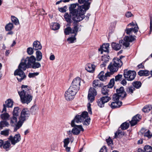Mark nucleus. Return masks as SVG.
<instances>
[{
	"label": "nucleus",
	"instance_id": "dca6fc26",
	"mask_svg": "<svg viewBox=\"0 0 152 152\" xmlns=\"http://www.w3.org/2000/svg\"><path fill=\"white\" fill-rule=\"evenodd\" d=\"M81 82V79L80 77H77L73 80L71 85L80 88V86Z\"/></svg>",
	"mask_w": 152,
	"mask_h": 152
},
{
	"label": "nucleus",
	"instance_id": "39448f33",
	"mask_svg": "<svg viewBox=\"0 0 152 152\" xmlns=\"http://www.w3.org/2000/svg\"><path fill=\"white\" fill-rule=\"evenodd\" d=\"M18 93L22 103L28 104L32 100L33 96L30 94V90L28 89L23 90L21 91H18Z\"/></svg>",
	"mask_w": 152,
	"mask_h": 152
},
{
	"label": "nucleus",
	"instance_id": "5701e85b",
	"mask_svg": "<svg viewBox=\"0 0 152 152\" xmlns=\"http://www.w3.org/2000/svg\"><path fill=\"white\" fill-rule=\"evenodd\" d=\"M122 102L121 101H114L111 103L110 106L112 108L114 109L119 107L122 105Z\"/></svg>",
	"mask_w": 152,
	"mask_h": 152
},
{
	"label": "nucleus",
	"instance_id": "6ab92c4d",
	"mask_svg": "<svg viewBox=\"0 0 152 152\" xmlns=\"http://www.w3.org/2000/svg\"><path fill=\"white\" fill-rule=\"evenodd\" d=\"M76 22L74 21V22L73 23V27L72 28V33L75 34V36H76L77 35L78 31L79 30L80 31V29H79V26L77 24V23H76Z\"/></svg>",
	"mask_w": 152,
	"mask_h": 152
},
{
	"label": "nucleus",
	"instance_id": "8fccbe9b",
	"mask_svg": "<svg viewBox=\"0 0 152 152\" xmlns=\"http://www.w3.org/2000/svg\"><path fill=\"white\" fill-rule=\"evenodd\" d=\"M120 98H121L120 96L117 94H115L113 96V99L114 101L119 102L118 100Z\"/></svg>",
	"mask_w": 152,
	"mask_h": 152
},
{
	"label": "nucleus",
	"instance_id": "473e14b6",
	"mask_svg": "<svg viewBox=\"0 0 152 152\" xmlns=\"http://www.w3.org/2000/svg\"><path fill=\"white\" fill-rule=\"evenodd\" d=\"M10 125L9 123L6 121H1L0 122V130L3 129V127L8 126Z\"/></svg>",
	"mask_w": 152,
	"mask_h": 152
},
{
	"label": "nucleus",
	"instance_id": "09e8293b",
	"mask_svg": "<svg viewBox=\"0 0 152 152\" xmlns=\"http://www.w3.org/2000/svg\"><path fill=\"white\" fill-rule=\"evenodd\" d=\"M11 20L12 22L14 23L16 25L19 24L18 20L16 17L14 16H12Z\"/></svg>",
	"mask_w": 152,
	"mask_h": 152
},
{
	"label": "nucleus",
	"instance_id": "7c9ffc66",
	"mask_svg": "<svg viewBox=\"0 0 152 152\" xmlns=\"http://www.w3.org/2000/svg\"><path fill=\"white\" fill-rule=\"evenodd\" d=\"M70 14V15H69L68 13H66L64 15V18L67 22L71 23L72 21L71 19L72 15Z\"/></svg>",
	"mask_w": 152,
	"mask_h": 152
},
{
	"label": "nucleus",
	"instance_id": "a878e982",
	"mask_svg": "<svg viewBox=\"0 0 152 152\" xmlns=\"http://www.w3.org/2000/svg\"><path fill=\"white\" fill-rule=\"evenodd\" d=\"M104 72L103 71H101L98 75V78L100 80L102 81H104L107 79V77H110V76H109L107 75V73L105 74V75H104Z\"/></svg>",
	"mask_w": 152,
	"mask_h": 152
},
{
	"label": "nucleus",
	"instance_id": "37998d69",
	"mask_svg": "<svg viewBox=\"0 0 152 152\" xmlns=\"http://www.w3.org/2000/svg\"><path fill=\"white\" fill-rule=\"evenodd\" d=\"M76 36H75L74 35L73 37H72L68 38L67 40L69 43H73L74 42V41H76V38L75 37Z\"/></svg>",
	"mask_w": 152,
	"mask_h": 152
},
{
	"label": "nucleus",
	"instance_id": "052dcab7",
	"mask_svg": "<svg viewBox=\"0 0 152 152\" xmlns=\"http://www.w3.org/2000/svg\"><path fill=\"white\" fill-rule=\"evenodd\" d=\"M114 79H112L110 80L109 83L108 87L111 88L114 86Z\"/></svg>",
	"mask_w": 152,
	"mask_h": 152
},
{
	"label": "nucleus",
	"instance_id": "72a5a7b5",
	"mask_svg": "<svg viewBox=\"0 0 152 152\" xmlns=\"http://www.w3.org/2000/svg\"><path fill=\"white\" fill-rule=\"evenodd\" d=\"M59 28L60 25L57 23H52L50 25L51 28L53 30H57Z\"/></svg>",
	"mask_w": 152,
	"mask_h": 152
},
{
	"label": "nucleus",
	"instance_id": "a211bd4d",
	"mask_svg": "<svg viewBox=\"0 0 152 152\" xmlns=\"http://www.w3.org/2000/svg\"><path fill=\"white\" fill-rule=\"evenodd\" d=\"M27 64H28L30 67L36 61L35 57L33 56H31L30 57H27L24 59Z\"/></svg>",
	"mask_w": 152,
	"mask_h": 152
},
{
	"label": "nucleus",
	"instance_id": "423d86ee",
	"mask_svg": "<svg viewBox=\"0 0 152 152\" xmlns=\"http://www.w3.org/2000/svg\"><path fill=\"white\" fill-rule=\"evenodd\" d=\"M30 115L29 111L27 108H23L21 113L20 116L19 118V121L18 124L14 129V131L16 132L22 125L23 122L28 119Z\"/></svg>",
	"mask_w": 152,
	"mask_h": 152
},
{
	"label": "nucleus",
	"instance_id": "f3484780",
	"mask_svg": "<svg viewBox=\"0 0 152 152\" xmlns=\"http://www.w3.org/2000/svg\"><path fill=\"white\" fill-rule=\"evenodd\" d=\"M26 63L24 59H22L18 66V69L22 71L25 70L27 68L30 67Z\"/></svg>",
	"mask_w": 152,
	"mask_h": 152
},
{
	"label": "nucleus",
	"instance_id": "4468645a",
	"mask_svg": "<svg viewBox=\"0 0 152 152\" xmlns=\"http://www.w3.org/2000/svg\"><path fill=\"white\" fill-rule=\"evenodd\" d=\"M116 91L117 94L120 96V97H121V98L123 99L126 97V94L124 90V87H121L117 89L116 90Z\"/></svg>",
	"mask_w": 152,
	"mask_h": 152
},
{
	"label": "nucleus",
	"instance_id": "ea45409f",
	"mask_svg": "<svg viewBox=\"0 0 152 152\" xmlns=\"http://www.w3.org/2000/svg\"><path fill=\"white\" fill-rule=\"evenodd\" d=\"M103 101L104 103L109 101L111 99V98L108 96H106L100 98Z\"/></svg>",
	"mask_w": 152,
	"mask_h": 152
},
{
	"label": "nucleus",
	"instance_id": "bf43d9fd",
	"mask_svg": "<svg viewBox=\"0 0 152 152\" xmlns=\"http://www.w3.org/2000/svg\"><path fill=\"white\" fill-rule=\"evenodd\" d=\"M141 116L140 115H137L133 117L132 119L135 120L137 122L139 121V119L141 118Z\"/></svg>",
	"mask_w": 152,
	"mask_h": 152
},
{
	"label": "nucleus",
	"instance_id": "6e6d98bb",
	"mask_svg": "<svg viewBox=\"0 0 152 152\" xmlns=\"http://www.w3.org/2000/svg\"><path fill=\"white\" fill-rule=\"evenodd\" d=\"M9 129H7L1 131V134L5 136H8L9 134Z\"/></svg>",
	"mask_w": 152,
	"mask_h": 152
},
{
	"label": "nucleus",
	"instance_id": "cd10ccee",
	"mask_svg": "<svg viewBox=\"0 0 152 152\" xmlns=\"http://www.w3.org/2000/svg\"><path fill=\"white\" fill-rule=\"evenodd\" d=\"M79 89L74 86L71 85V86L69 87V88L68 89L69 91L72 92L75 95H76L78 91L79 90Z\"/></svg>",
	"mask_w": 152,
	"mask_h": 152
},
{
	"label": "nucleus",
	"instance_id": "aec40b11",
	"mask_svg": "<svg viewBox=\"0 0 152 152\" xmlns=\"http://www.w3.org/2000/svg\"><path fill=\"white\" fill-rule=\"evenodd\" d=\"M92 86L94 88H99L103 87L104 86V84L99 80H96L93 81Z\"/></svg>",
	"mask_w": 152,
	"mask_h": 152
},
{
	"label": "nucleus",
	"instance_id": "412c9836",
	"mask_svg": "<svg viewBox=\"0 0 152 152\" xmlns=\"http://www.w3.org/2000/svg\"><path fill=\"white\" fill-rule=\"evenodd\" d=\"M11 143L10 141L9 140L4 141L3 148L6 151H8L10 150L12 144Z\"/></svg>",
	"mask_w": 152,
	"mask_h": 152
},
{
	"label": "nucleus",
	"instance_id": "9d476101",
	"mask_svg": "<svg viewBox=\"0 0 152 152\" xmlns=\"http://www.w3.org/2000/svg\"><path fill=\"white\" fill-rule=\"evenodd\" d=\"M8 139L10 141L12 145H15L16 143L19 142L21 140V138L20 134H15L14 136H10Z\"/></svg>",
	"mask_w": 152,
	"mask_h": 152
},
{
	"label": "nucleus",
	"instance_id": "f8f14e48",
	"mask_svg": "<svg viewBox=\"0 0 152 152\" xmlns=\"http://www.w3.org/2000/svg\"><path fill=\"white\" fill-rule=\"evenodd\" d=\"M109 43L104 44L98 50L100 52L101 54H102L103 52L108 53L109 52Z\"/></svg>",
	"mask_w": 152,
	"mask_h": 152
},
{
	"label": "nucleus",
	"instance_id": "603ef678",
	"mask_svg": "<svg viewBox=\"0 0 152 152\" xmlns=\"http://www.w3.org/2000/svg\"><path fill=\"white\" fill-rule=\"evenodd\" d=\"M70 139L69 138H67L64 140V147L66 146L67 145H68V144L70 142Z\"/></svg>",
	"mask_w": 152,
	"mask_h": 152
},
{
	"label": "nucleus",
	"instance_id": "4d7b16f0",
	"mask_svg": "<svg viewBox=\"0 0 152 152\" xmlns=\"http://www.w3.org/2000/svg\"><path fill=\"white\" fill-rule=\"evenodd\" d=\"M39 74L38 72L31 73L29 74L28 76L30 78L33 77L38 75Z\"/></svg>",
	"mask_w": 152,
	"mask_h": 152
},
{
	"label": "nucleus",
	"instance_id": "393cba45",
	"mask_svg": "<svg viewBox=\"0 0 152 152\" xmlns=\"http://www.w3.org/2000/svg\"><path fill=\"white\" fill-rule=\"evenodd\" d=\"M33 49L35 50H41L42 49V46L40 43L38 41H35L33 43Z\"/></svg>",
	"mask_w": 152,
	"mask_h": 152
},
{
	"label": "nucleus",
	"instance_id": "58836bf2",
	"mask_svg": "<svg viewBox=\"0 0 152 152\" xmlns=\"http://www.w3.org/2000/svg\"><path fill=\"white\" fill-rule=\"evenodd\" d=\"M129 126L128 123L125 122L123 123L121 126V128L123 130H126L128 129Z\"/></svg>",
	"mask_w": 152,
	"mask_h": 152
},
{
	"label": "nucleus",
	"instance_id": "0e129e2a",
	"mask_svg": "<svg viewBox=\"0 0 152 152\" xmlns=\"http://www.w3.org/2000/svg\"><path fill=\"white\" fill-rule=\"evenodd\" d=\"M91 104L90 103H88V110L89 113L90 114H92V112L91 111Z\"/></svg>",
	"mask_w": 152,
	"mask_h": 152
},
{
	"label": "nucleus",
	"instance_id": "79ce46f5",
	"mask_svg": "<svg viewBox=\"0 0 152 152\" xmlns=\"http://www.w3.org/2000/svg\"><path fill=\"white\" fill-rule=\"evenodd\" d=\"M72 28L70 27H68L65 28L64 33L66 35H68L70 33H72Z\"/></svg>",
	"mask_w": 152,
	"mask_h": 152
},
{
	"label": "nucleus",
	"instance_id": "bb28decb",
	"mask_svg": "<svg viewBox=\"0 0 152 152\" xmlns=\"http://www.w3.org/2000/svg\"><path fill=\"white\" fill-rule=\"evenodd\" d=\"M110 56H105L103 57L102 60L103 61V63L101 65V67H103L105 66L106 65V63L109 61L108 60L110 59Z\"/></svg>",
	"mask_w": 152,
	"mask_h": 152
},
{
	"label": "nucleus",
	"instance_id": "b1692460",
	"mask_svg": "<svg viewBox=\"0 0 152 152\" xmlns=\"http://www.w3.org/2000/svg\"><path fill=\"white\" fill-rule=\"evenodd\" d=\"M136 24H137L136 23L134 24L133 22H132L128 25V26L130 27V28H127L126 29L125 31L127 34H131V31L132 30V29L133 28L134 26H135Z\"/></svg>",
	"mask_w": 152,
	"mask_h": 152
},
{
	"label": "nucleus",
	"instance_id": "c9c22d12",
	"mask_svg": "<svg viewBox=\"0 0 152 152\" xmlns=\"http://www.w3.org/2000/svg\"><path fill=\"white\" fill-rule=\"evenodd\" d=\"M38 109V106L36 105H33L30 109L31 112L33 114H35Z\"/></svg>",
	"mask_w": 152,
	"mask_h": 152
},
{
	"label": "nucleus",
	"instance_id": "49530a36",
	"mask_svg": "<svg viewBox=\"0 0 152 152\" xmlns=\"http://www.w3.org/2000/svg\"><path fill=\"white\" fill-rule=\"evenodd\" d=\"M152 108L151 106H146L142 109V111L145 113L148 112Z\"/></svg>",
	"mask_w": 152,
	"mask_h": 152
},
{
	"label": "nucleus",
	"instance_id": "a18cd8bd",
	"mask_svg": "<svg viewBox=\"0 0 152 152\" xmlns=\"http://www.w3.org/2000/svg\"><path fill=\"white\" fill-rule=\"evenodd\" d=\"M97 103L98 106L100 107H102L104 106V103L102 100L100 98L97 101Z\"/></svg>",
	"mask_w": 152,
	"mask_h": 152
},
{
	"label": "nucleus",
	"instance_id": "338daca9",
	"mask_svg": "<svg viewBox=\"0 0 152 152\" xmlns=\"http://www.w3.org/2000/svg\"><path fill=\"white\" fill-rule=\"evenodd\" d=\"M122 77V75L118 74L115 77V80L116 81L119 80Z\"/></svg>",
	"mask_w": 152,
	"mask_h": 152
},
{
	"label": "nucleus",
	"instance_id": "20e7f679",
	"mask_svg": "<svg viewBox=\"0 0 152 152\" xmlns=\"http://www.w3.org/2000/svg\"><path fill=\"white\" fill-rule=\"evenodd\" d=\"M123 65L122 61L119 58H114L108 66V69L110 71L107 72V75L111 76L115 72H116L119 68H120Z\"/></svg>",
	"mask_w": 152,
	"mask_h": 152
},
{
	"label": "nucleus",
	"instance_id": "7ed1b4c3",
	"mask_svg": "<svg viewBox=\"0 0 152 152\" xmlns=\"http://www.w3.org/2000/svg\"><path fill=\"white\" fill-rule=\"evenodd\" d=\"M135 36H126L124 38V41L123 40H121L119 41V43L112 42L111 43L112 48L115 50L117 51L120 50L121 48V44H122L124 46L127 47L129 45V42H132L135 39Z\"/></svg>",
	"mask_w": 152,
	"mask_h": 152
},
{
	"label": "nucleus",
	"instance_id": "774afa93",
	"mask_svg": "<svg viewBox=\"0 0 152 152\" xmlns=\"http://www.w3.org/2000/svg\"><path fill=\"white\" fill-rule=\"evenodd\" d=\"M99 152H107L106 147L105 146H103Z\"/></svg>",
	"mask_w": 152,
	"mask_h": 152
},
{
	"label": "nucleus",
	"instance_id": "864d4df0",
	"mask_svg": "<svg viewBox=\"0 0 152 152\" xmlns=\"http://www.w3.org/2000/svg\"><path fill=\"white\" fill-rule=\"evenodd\" d=\"M144 136L147 137L148 138H151L152 137V134L149 130H148L145 133Z\"/></svg>",
	"mask_w": 152,
	"mask_h": 152
},
{
	"label": "nucleus",
	"instance_id": "c756f323",
	"mask_svg": "<svg viewBox=\"0 0 152 152\" xmlns=\"http://www.w3.org/2000/svg\"><path fill=\"white\" fill-rule=\"evenodd\" d=\"M36 60L38 61H40L42 58V55L41 52L39 51H37L36 53Z\"/></svg>",
	"mask_w": 152,
	"mask_h": 152
},
{
	"label": "nucleus",
	"instance_id": "2f4dec72",
	"mask_svg": "<svg viewBox=\"0 0 152 152\" xmlns=\"http://www.w3.org/2000/svg\"><path fill=\"white\" fill-rule=\"evenodd\" d=\"M138 74L140 76H148L149 75V71L147 70H141L138 72Z\"/></svg>",
	"mask_w": 152,
	"mask_h": 152
},
{
	"label": "nucleus",
	"instance_id": "f257e3e1",
	"mask_svg": "<svg viewBox=\"0 0 152 152\" xmlns=\"http://www.w3.org/2000/svg\"><path fill=\"white\" fill-rule=\"evenodd\" d=\"M90 7V3H85L83 5L79 6L77 4H71L69 7V13L72 15L74 21L79 22L84 18V14L86 11Z\"/></svg>",
	"mask_w": 152,
	"mask_h": 152
},
{
	"label": "nucleus",
	"instance_id": "4c0bfd02",
	"mask_svg": "<svg viewBox=\"0 0 152 152\" xmlns=\"http://www.w3.org/2000/svg\"><path fill=\"white\" fill-rule=\"evenodd\" d=\"M143 149L144 152H152V147L149 145L145 146Z\"/></svg>",
	"mask_w": 152,
	"mask_h": 152
},
{
	"label": "nucleus",
	"instance_id": "13d9d810",
	"mask_svg": "<svg viewBox=\"0 0 152 152\" xmlns=\"http://www.w3.org/2000/svg\"><path fill=\"white\" fill-rule=\"evenodd\" d=\"M27 52L30 55L34 53V50L31 48H28L27 49Z\"/></svg>",
	"mask_w": 152,
	"mask_h": 152
},
{
	"label": "nucleus",
	"instance_id": "de8ad7c7",
	"mask_svg": "<svg viewBox=\"0 0 152 152\" xmlns=\"http://www.w3.org/2000/svg\"><path fill=\"white\" fill-rule=\"evenodd\" d=\"M124 132H122L120 130H118L115 133V135L114 138H116L118 137V136H121L124 135Z\"/></svg>",
	"mask_w": 152,
	"mask_h": 152
},
{
	"label": "nucleus",
	"instance_id": "ddd939ff",
	"mask_svg": "<svg viewBox=\"0 0 152 152\" xmlns=\"http://www.w3.org/2000/svg\"><path fill=\"white\" fill-rule=\"evenodd\" d=\"M13 105V102L11 99H9L5 102V104H3L4 107L2 112L6 111V107H12Z\"/></svg>",
	"mask_w": 152,
	"mask_h": 152
},
{
	"label": "nucleus",
	"instance_id": "2eb2a0df",
	"mask_svg": "<svg viewBox=\"0 0 152 152\" xmlns=\"http://www.w3.org/2000/svg\"><path fill=\"white\" fill-rule=\"evenodd\" d=\"M75 95L71 92L69 91L68 90L65 92L64 96L66 100L69 101L74 99Z\"/></svg>",
	"mask_w": 152,
	"mask_h": 152
},
{
	"label": "nucleus",
	"instance_id": "5fc2aeb1",
	"mask_svg": "<svg viewBox=\"0 0 152 152\" xmlns=\"http://www.w3.org/2000/svg\"><path fill=\"white\" fill-rule=\"evenodd\" d=\"M138 29L139 27L137 26V24H136L135 26H134L133 28L132 29V30L131 31V34L132 33H136L138 31Z\"/></svg>",
	"mask_w": 152,
	"mask_h": 152
},
{
	"label": "nucleus",
	"instance_id": "e433bc0d",
	"mask_svg": "<svg viewBox=\"0 0 152 152\" xmlns=\"http://www.w3.org/2000/svg\"><path fill=\"white\" fill-rule=\"evenodd\" d=\"M132 84L133 87L138 89L142 85L141 83L139 81H135L132 83Z\"/></svg>",
	"mask_w": 152,
	"mask_h": 152
},
{
	"label": "nucleus",
	"instance_id": "c03bdc74",
	"mask_svg": "<svg viewBox=\"0 0 152 152\" xmlns=\"http://www.w3.org/2000/svg\"><path fill=\"white\" fill-rule=\"evenodd\" d=\"M13 25L12 23H10L8 24L5 27L6 31H10L13 28Z\"/></svg>",
	"mask_w": 152,
	"mask_h": 152
},
{
	"label": "nucleus",
	"instance_id": "f704fd0d",
	"mask_svg": "<svg viewBox=\"0 0 152 152\" xmlns=\"http://www.w3.org/2000/svg\"><path fill=\"white\" fill-rule=\"evenodd\" d=\"M30 67L33 69H36L40 68L41 67V65L39 63L35 61Z\"/></svg>",
	"mask_w": 152,
	"mask_h": 152
},
{
	"label": "nucleus",
	"instance_id": "0eeeda50",
	"mask_svg": "<svg viewBox=\"0 0 152 152\" xmlns=\"http://www.w3.org/2000/svg\"><path fill=\"white\" fill-rule=\"evenodd\" d=\"M19 108L18 107H15L14 108L12 113V117L10 118V124L11 126H17L18 124V118H19Z\"/></svg>",
	"mask_w": 152,
	"mask_h": 152
},
{
	"label": "nucleus",
	"instance_id": "e2e57ef3",
	"mask_svg": "<svg viewBox=\"0 0 152 152\" xmlns=\"http://www.w3.org/2000/svg\"><path fill=\"white\" fill-rule=\"evenodd\" d=\"M129 122L130 123L131 126H133L135 125L137 123L135 120L132 119Z\"/></svg>",
	"mask_w": 152,
	"mask_h": 152
},
{
	"label": "nucleus",
	"instance_id": "a19ab883",
	"mask_svg": "<svg viewBox=\"0 0 152 152\" xmlns=\"http://www.w3.org/2000/svg\"><path fill=\"white\" fill-rule=\"evenodd\" d=\"M134 90L135 88L133 86H130L127 88L126 91L128 94L132 95Z\"/></svg>",
	"mask_w": 152,
	"mask_h": 152
},
{
	"label": "nucleus",
	"instance_id": "6e6552de",
	"mask_svg": "<svg viewBox=\"0 0 152 152\" xmlns=\"http://www.w3.org/2000/svg\"><path fill=\"white\" fill-rule=\"evenodd\" d=\"M123 75L124 77L127 80L132 81L135 78L136 75V73L134 71L125 69L124 71Z\"/></svg>",
	"mask_w": 152,
	"mask_h": 152
},
{
	"label": "nucleus",
	"instance_id": "9b49d317",
	"mask_svg": "<svg viewBox=\"0 0 152 152\" xmlns=\"http://www.w3.org/2000/svg\"><path fill=\"white\" fill-rule=\"evenodd\" d=\"M14 74L15 76H17V78L20 82H21L26 77V75L23 71L18 69L15 71Z\"/></svg>",
	"mask_w": 152,
	"mask_h": 152
},
{
	"label": "nucleus",
	"instance_id": "f03ea898",
	"mask_svg": "<svg viewBox=\"0 0 152 152\" xmlns=\"http://www.w3.org/2000/svg\"><path fill=\"white\" fill-rule=\"evenodd\" d=\"M88 113L86 111H84L81 115H77L71 123V126L73 127L72 129V134L74 135L79 134L80 131H83L84 130L81 125H77L76 123H81L83 121L84 125L88 126L90 124V118L88 117Z\"/></svg>",
	"mask_w": 152,
	"mask_h": 152
},
{
	"label": "nucleus",
	"instance_id": "3c124183",
	"mask_svg": "<svg viewBox=\"0 0 152 152\" xmlns=\"http://www.w3.org/2000/svg\"><path fill=\"white\" fill-rule=\"evenodd\" d=\"M1 116L2 119L7 120L9 117L10 116L7 113H5L1 114Z\"/></svg>",
	"mask_w": 152,
	"mask_h": 152
},
{
	"label": "nucleus",
	"instance_id": "69168bd1",
	"mask_svg": "<svg viewBox=\"0 0 152 152\" xmlns=\"http://www.w3.org/2000/svg\"><path fill=\"white\" fill-rule=\"evenodd\" d=\"M66 6L64 7H61L59 8V10L61 12H65L66 11Z\"/></svg>",
	"mask_w": 152,
	"mask_h": 152
},
{
	"label": "nucleus",
	"instance_id": "680f3d73",
	"mask_svg": "<svg viewBox=\"0 0 152 152\" xmlns=\"http://www.w3.org/2000/svg\"><path fill=\"white\" fill-rule=\"evenodd\" d=\"M106 142L109 145H111L113 144V141L109 137L108 139L106 140Z\"/></svg>",
	"mask_w": 152,
	"mask_h": 152
},
{
	"label": "nucleus",
	"instance_id": "c85d7f7f",
	"mask_svg": "<svg viewBox=\"0 0 152 152\" xmlns=\"http://www.w3.org/2000/svg\"><path fill=\"white\" fill-rule=\"evenodd\" d=\"M109 87L104 86H103V88L102 90V93L104 95L106 96H108V93L109 92V89L108 88Z\"/></svg>",
	"mask_w": 152,
	"mask_h": 152
},
{
	"label": "nucleus",
	"instance_id": "4be33fe9",
	"mask_svg": "<svg viewBox=\"0 0 152 152\" xmlns=\"http://www.w3.org/2000/svg\"><path fill=\"white\" fill-rule=\"evenodd\" d=\"M95 67L96 66L95 65L88 64L86 66L85 69L89 72H93L95 70Z\"/></svg>",
	"mask_w": 152,
	"mask_h": 152
},
{
	"label": "nucleus",
	"instance_id": "1a4fd4ad",
	"mask_svg": "<svg viewBox=\"0 0 152 152\" xmlns=\"http://www.w3.org/2000/svg\"><path fill=\"white\" fill-rule=\"evenodd\" d=\"M97 94L96 89L94 88L91 87L89 90L88 96V100L92 102L94 100L95 97Z\"/></svg>",
	"mask_w": 152,
	"mask_h": 152
}]
</instances>
